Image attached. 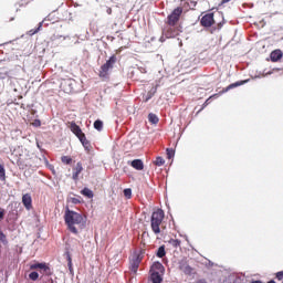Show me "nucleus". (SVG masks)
Masks as SVG:
<instances>
[{
  "mask_svg": "<svg viewBox=\"0 0 283 283\" xmlns=\"http://www.w3.org/2000/svg\"><path fill=\"white\" fill-rule=\"evenodd\" d=\"M166 151H167V158H169V160H171V158L176 156V151L171 148H168Z\"/></svg>",
  "mask_w": 283,
  "mask_h": 283,
  "instance_id": "nucleus-25",
  "label": "nucleus"
},
{
  "mask_svg": "<svg viewBox=\"0 0 283 283\" xmlns=\"http://www.w3.org/2000/svg\"><path fill=\"white\" fill-rule=\"evenodd\" d=\"M81 171H83V164L77 163L76 166L73 168V180H78Z\"/></svg>",
  "mask_w": 283,
  "mask_h": 283,
  "instance_id": "nucleus-12",
  "label": "nucleus"
},
{
  "mask_svg": "<svg viewBox=\"0 0 283 283\" xmlns=\"http://www.w3.org/2000/svg\"><path fill=\"white\" fill-rule=\"evenodd\" d=\"M43 23L44 21L40 22L39 27L35 30H30L29 31L30 36H34V34H36L38 32H41V28H43Z\"/></svg>",
  "mask_w": 283,
  "mask_h": 283,
  "instance_id": "nucleus-21",
  "label": "nucleus"
},
{
  "mask_svg": "<svg viewBox=\"0 0 283 283\" xmlns=\"http://www.w3.org/2000/svg\"><path fill=\"white\" fill-rule=\"evenodd\" d=\"M124 196H125V198H132V189H129V188H126V189H124Z\"/></svg>",
  "mask_w": 283,
  "mask_h": 283,
  "instance_id": "nucleus-30",
  "label": "nucleus"
},
{
  "mask_svg": "<svg viewBox=\"0 0 283 283\" xmlns=\"http://www.w3.org/2000/svg\"><path fill=\"white\" fill-rule=\"evenodd\" d=\"M163 220H165V211H163V209H157L153 212L150 219V227L155 235H158V233H160V226L163 224Z\"/></svg>",
  "mask_w": 283,
  "mask_h": 283,
  "instance_id": "nucleus-2",
  "label": "nucleus"
},
{
  "mask_svg": "<svg viewBox=\"0 0 283 283\" xmlns=\"http://www.w3.org/2000/svg\"><path fill=\"white\" fill-rule=\"evenodd\" d=\"M64 222L67 229L71 231V233L75 234L78 233V229H81V227H85V219L83 218V214L70 210V208H66L65 210Z\"/></svg>",
  "mask_w": 283,
  "mask_h": 283,
  "instance_id": "nucleus-1",
  "label": "nucleus"
},
{
  "mask_svg": "<svg viewBox=\"0 0 283 283\" xmlns=\"http://www.w3.org/2000/svg\"><path fill=\"white\" fill-rule=\"evenodd\" d=\"M180 270L184 271L186 275H191V266H189L188 264L180 265Z\"/></svg>",
  "mask_w": 283,
  "mask_h": 283,
  "instance_id": "nucleus-20",
  "label": "nucleus"
},
{
  "mask_svg": "<svg viewBox=\"0 0 283 283\" xmlns=\"http://www.w3.org/2000/svg\"><path fill=\"white\" fill-rule=\"evenodd\" d=\"M231 0H222V3H229Z\"/></svg>",
  "mask_w": 283,
  "mask_h": 283,
  "instance_id": "nucleus-36",
  "label": "nucleus"
},
{
  "mask_svg": "<svg viewBox=\"0 0 283 283\" xmlns=\"http://www.w3.org/2000/svg\"><path fill=\"white\" fill-rule=\"evenodd\" d=\"M81 193L86 198H94V192L90 188H84Z\"/></svg>",
  "mask_w": 283,
  "mask_h": 283,
  "instance_id": "nucleus-18",
  "label": "nucleus"
},
{
  "mask_svg": "<svg viewBox=\"0 0 283 283\" xmlns=\"http://www.w3.org/2000/svg\"><path fill=\"white\" fill-rule=\"evenodd\" d=\"M150 280L153 283H161L163 282V273L151 272Z\"/></svg>",
  "mask_w": 283,
  "mask_h": 283,
  "instance_id": "nucleus-16",
  "label": "nucleus"
},
{
  "mask_svg": "<svg viewBox=\"0 0 283 283\" xmlns=\"http://www.w3.org/2000/svg\"><path fill=\"white\" fill-rule=\"evenodd\" d=\"M22 203L24 205L25 209L30 211L32 209V196H30V193L23 195Z\"/></svg>",
  "mask_w": 283,
  "mask_h": 283,
  "instance_id": "nucleus-7",
  "label": "nucleus"
},
{
  "mask_svg": "<svg viewBox=\"0 0 283 283\" xmlns=\"http://www.w3.org/2000/svg\"><path fill=\"white\" fill-rule=\"evenodd\" d=\"M33 127H41V120L35 119V120L33 122Z\"/></svg>",
  "mask_w": 283,
  "mask_h": 283,
  "instance_id": "nucleus-33",
  "label": "nucleus"
},
{
  "mask_svg": "<svg viewBox=\"0 0 283 283\" xmlns=\"http://www.w3.org/2000/svg\"><path fill=\"white\" fill-rule=\"evenodd\" d=\"M213 23H216L213 13H208L201 18V25H203V28H211Z\"/></svg>",
  "mask_w": 283,
  "mask_h": 283,
  "instance_id": "nucleus-5",
  "label": "nucleus"
},
{
  "mask_svg": "<svg viewBox=\"0 0 283 283\" xmlns=\"http://www.w3.org/2000/svg\"><path fill=\"white\" fill-rule=\"evenodd\" d=\"M148 120H149V123H151L153 125H158L159 118H158V116H157L156 114L150 113V114L148 115Z\"/></svg>",
  "mask_w": 283,
  "mask_h": 283,
  "instance_id": "nucleus-17",
  "label": "nucleus"
},
{
  "mask_svg": "<svg viewBox=\"0 0 283 283\" xmlns=\"http://www.w3.org/2000/svg\"><path fill=\"white\" fill-rule=\"evenodd\" d=\"M167 255V252L165 251V245H161L157 250V258H165Z\"/></svg>",
  "mask_w": 283,
  "mask_h": 283,
  "instance_id": "nucleus-22",
  "label": "nucleus"
},
{
  "mask_svg": "<svg viewBox=\"0 0 283 283\" xmlns=\"http://www.w3.org/2000/svg\"><path fill=\"white\" fill-rule=\"evenodd\" d=\"M70 202H72L73 205H81V199L71 197Z\"/></svg>",
  "mask_w": 283,
  "mask_h": 283,
  "instance_id": "nucleus-31",
  "label": "nucleus"
},
{
  "mask_svg": "<svg viewBox=\"0 0 283 283\" xmlns=\"http://www.w3.org/2000/svg\"><path fill=\"white\" fill-rule=\"evenodd\" d=\"M69 266H72V261L69 262Z\"/></svg>",
  "mask_w": 283,
  "mask_h": 283,
  "instance_id": "nucleus-39",
  "label": "nucleus"
},
{
  "mask_svg": "<svg viewBox=\"0 0 283 283\" xmlns=\"http://www.w3.org/2000/svg\"><path fill=\"white\" fill-rule=\"evenodd\" d=\"M205 105H209V98L206 101Z\"/></svg>",
  "mask_w": 283,
  "mask_h": 283,
  "instance_id": "nucleus-37",
  "label": "nucleus"
},
{
  "mask_svg": "<svg viewBox=\"0 0 283 283\" xmlns=\"http://www.w3.org/2000/svg\"><path fill=\"white\" fill-rule=\"evenodd\" d=\"M61 160L64 163V165H70L72 163L70 156H63Z\"/></svg>",
  "mask_w": 283,
  "mask_h": 283,
  "instance_id": "nucleus-28",
  "label": "nucleus"
},
{
  "mask_svg": "<svg viewBox=\"0 0 283 283\" xmlns=\"http://www.w3.org/2000/svg\"><path fill=\"white\" fill-rule=\"evenodd\" d=\"M276 279L280 281L283 280V271L276 273Z\"/></svg>",
  "mask_w": 283,
  "mask_h": 283,
  "instance_id": "nucleus-34",
  "label": "nucleus"
},
{
  "mask_svg": "<svg viewBox=\"0 0 283 283\" xmlns=\"http://www.w3.org/2000/svg\"><path fill=\"white\" fill-rule=\"evenodd\" d=\"M78 140L82 143V145H83V147H85V149H90V142H87V138L85 137V135H81Z\"/></svg>",
  "mask_w": 283,
  "mask_h": 283,
  "instance_id": "nucleus-19",
  "label": "nucleus"
},
{
  "mask_svg": "<svg viewBox=\"0 0 283 283\" xmlns=\"http://www.w3.org/2000/svg\"><path fill=\"white\" fill-rule=\"evenodd\" d=\"M156 165L157 167H163V165H165V159H163V157H157Z\"/></svg>",
  "mask_w": 283,
  "mask_h": 283,
  "instance_id": "nucleus-29",
  "label": "nucleus"
},
{
  "mask_svg": "<svg viewBox=\"0 0 283 283\" xmlns=\"http://www.w3.org/2000/svg\"><path fill=\"white\" fill-rule=\"evenodd\" d=\"M0 242H2L3 244H6V242H7L6 234L1 230H0Z\"/></svg>",
  "mask_w": 283,
  "mask_h": 283,
  "instance_id": "nucleus-32",
  "label": "nucleus"
},
{
  "mask_svg": "<svg viewBox=\"0 0 283 283\" xmlns=\"http://www.w3.org/2000/svg\"><path fill=\"white\" fill-rule=\"evenodd\" d=\"M182 14V9H175L170 15H168V25L174 27L175 23H178L180 15Z\"/></svg>",
  "mask_w": 283,
  "mask_h": 283,
  "instance_id": "nucleus-4",
  "label": "nucleus"
},
{
  "mask_svg": "<svg viewBox=\"0 0 283 283\" xmlns=\"http://www.w3.org/2000/svg\"><path fill=\"white\" fill-rule=\"evenodd\" d=\"M140 260H143L140 258V254L133 255V259L130 261V270L133 271V273H137L138 272V266H140Z\"/></svg>",
  "mask_w": 283,
  "mask_h": 283,
  "instance_id": "nucleus-6",
  "label": "nucleus"
},
{
  "mask_svg": "<svg viewBox=\"0 0 283 283\" xmlns=\"http://www.w3.org/2000/svg\"><path fill=\"white\" fill-rule=\"evenodd\" d=\"M31 271H36L38 269L40 271H48V265L45 263H34L30 265Z\"/></svg>",
  "mask_w": 283,
  "mask_h": 283,
  "instance_id": "nucleus-14",
  "label": "nucleus"
},
{
  "mask_svg": "<svg viewBox=\"0 0 283 283\" xmlns=\"http://www.w3.org/2000/svg\"><path fill=\"white\" fill-rule=\"evenodd\" d=\"M3 216H6V213L3 211H0V220H3Z\"/></svg>",
  "mask_w": 283,
  "mask_h": 283,
  "instance_id": "nucleus-35",
  "label": "nucleus"
},
{
  "mask_svg": "<svg viewBox=\"0 0 283 283\" xmlns=\"http://www.w3.org/2000/svg\"><path fill=\"white\" fill-rule=\"evenodd\" d=\"M177 34L178 31H176V29L171 25L164 31V36H166V39H174V36H177Z\"/></svg>",
  "mask_w": 283,
  "mask_h": 283,
  "instance_id": "nucleus-8",
  "label": "nucleus"
},
{
  "mask_svg": "<svg viewBox=\"0 0 283 283\" xmlns=\"http://www.w3.org/2000/svg\"><path fill=\"white\" fill-rule=\"evenodd\" d=\"M197 283H207V282H205V281H198Z\"/></svg>",
  "mask_w": 283,
  "mask_h": 283,
  "instance_id": "nucleus-38",
  "label": "nucleus"
},
{
  "mask_svg": "<svg viewBox=\"0 0 283 283\" xmlns=\"http://www.w3.org/2000/svg\"><path fill=\"white\" fill-rule=\"evenodd\" d=\"M168 243L170 244V247H174V249H178V247H180V240L178 239H170Z\"/></svg>",
  "mask_w": 283,
  "mask_h": 283,
  "instance_id": "nucleus-23",
  "label": "nucleus"
},
{
  "mask_svg": "<svg viewBox=\"0 0 283 283\" xmlns=\"http://www.w3.org/2000/svg\"><path fill=\"white\" fill-rule=\"evenodd\" d=\"M283 56L282 50H274L271 55L270 59L273 63H277V61H280Z\"/></svg>",
  "mask_w": 283,
  "mask_h": 283,
  "instance_id": "nucleus-10",
  "label": "nucleus"
},
{
  "mask_svg": "<svg viewBox=\"0 0 283 283\" xmlns=\"http://www.w3.org/2000/svg\"><path fill=\"white\" fill-rule=\"evenodd\" d=\"M0 180H6V168L2 165H0Z\"/></svg>",
  "mask_w": 283,
  "mask_h": 283,
  "instance_id": "nucleus-26",
  "label": "nucleus"
},
{
  "mask_svg": "<svg viewBox=\"0 0 283 283\" xmlns=\"http://www.w3.org/2000/svg\"><path fill=\"white\" fill-rule=\"evenodd\" d=\"M247 83H249V80H244V81H240V82L232 83V84L228 85V86L223 90V92H229L230 90H233V88H235V87H240V85H244V84H247Z\"/></svg>",
  "mask_w": 283,
  "mask_h": 283,
  "instance_id": "nucleus-13",
  "label": "nucleus"
},
{
  "mask_svg": "<svg viewBox=\"0 0 283 283\" xmlns=\"http://www.w3.org/2000/svg\"><path fill=\"white\" fill-rule=\"evenodd\" d=\"M132 167L134 169H136L137 171H143V169H145V164H143V160L140 159H134L132 163H130Z\"/></svg>",
  "mask_w": 283,
  "mask_h": 283,
  "instance_id": "nucleus-11",
  "label": "nucleus"
},
{
  "mask_svg": "<svg viewBox=\"0 0 283 283\" xmlns=\"http://www.w3.org/2000/svg\"><path fill=\"white\" fill-rule=\"evenodd\" d=\"M150 273H165V266L160 262H156L153 264L150 269Z\"/></svg>",
  "mask_w": 283,
  "mask_h": 283,
  "instance_id": "nucleus-9",
  "label": "nucleus"
},
{
  "mask_svg": "<svg viewBox=\"0 0 283 283\" xmlns=\"http://www.w3.org/2000/svg\"><path fill=\"white\" fill-rule=\"evenodd\" d=\"M29 277L32 280V282H36V280H39V272H31Z\"/></svg>",
  "mask_w": 283,
  "mask_h": 283,
  "instance_id": "nucleus-27",
  "label": "nucleus"
},
{
  "mask_svg": "<svg viewBox=\"0 0 283 283\" xmlns=\"http://www.w3.org/2000/svg\"><path fill=\"white\" fill-rule=\"evenodd\" d=\"M94 127L97 129V132H101V129H103V122H101V119L95 120Z\"/></svg>",
  "mask_w": 283,
  "mask_h": 283,
  "instance_id": "nucleus-24",
  "label": "nucleus"
},
{
  "mask_svg": "<svg viewBox=\"0 0 283 283\" xmlns=\"http://www.w3.org/2000/svg\"><path fill=\"white\" fill-rule=\"evenodd\" d=\"M114 63H116V56L112 55L109 60H107L106 63L101 66L99 76L102 78L107 77V74H109V71L112 70V67H114Z\"/></svg>",
  "mask_w": 283,
  "mask_h": 283,
  "instance_id": "nucleus-3",
  "label": "nucleus"
},
{
  "mask_svg": "<svg viewBox=\"0 0 283 283\" xmlns=\"http://www.w3.org/2000/svg\"><path fill=\"white\" fill-rule=\"evenodd\" d=\"M268 283H275V281H269Z\"/></svg>",
  "mask_w": 283,
  "mask_h": 283,
  "instance_id": "nucleus-40",
  "label": "nucleus"
},
{
  "mask_svg": "<svg viewBox=\"0 0 283 283\" xmlns=\"http://www.w3.org/2000/svg\"><path fill=\"white\" fill-rule=\"evenodd\" d=\"M71 132H73V134H75L77 138H81V136H85V134H83V130H81V127H78V125L76 124H71Z\"/></svg>",
  "mask_w": 283,
  "mask_h": 283,
  "instance_id": "nucleus-15",
  "label": "nucleus"
}]
</instances>
